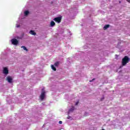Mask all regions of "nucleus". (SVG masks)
Masks as SVG:
<instances>
[{
	"instance_id": "nucleus-1",
	"label": "nucleus",
	"mask_w": 130,
	"mask_h": 130,
	"mask_svg": "<svg viewBox=\"0 0 130 130\" xmlns=\"http://www.w3.org/2000/svg\"><path fill=\"white\" fill-rule=\"evenodd\" d=\"M129 60V58L127 56H125L122 59V66H123V67L126 66V63H128Z\"/></svg>"
},
{
	"instance_id": "nucleus-2",
	"label": "nucleus",
	"mask_w": 130,
	"mask_h": 130,
	"mask_svg": "<svg viewBox=\"0 0 130 130\" xmlns=\"http://www.w3.org/2000/svg\"><path fill=\"white\" fill-rule=\"evenodd\" d=\"M46 96V91L44 88L42 89V91L40 95V99L41 101H43L45 99Z\"/></svg>"
},
{
	"instance_id": "nucleus-3",
	"label": "nucleus",
	"mask_w": 130,
	"mask_h": 130,
	"mask_svg": "<svg viewBox=\"0 0 130 130\" xmlns=\"http://www.w3.org/2000/svg\"><path fill=\"white\" fill-rule=\"evenodd\" d=\"M61 19L62 17L60 16L56 17L53 20L55 21V22H56V23H60V22H61Z\"/></svg>"
},
{
	"instance_id": "nucleus-4",
	"label": "nucleus",
	"mask_w": 130,
	"mask_h": 130,
	"mask_svg": "<svg viewBox=\"0 0 130 130\" xmlns=\"http://www.w3.org/2000/svg\"><path fill=\"white\" fill-rule=\"evenodd\" d=\"M11 42L13 45H17L19 44V41L16 39H13L11 40Z\"/></svg>"
},
{
	"instance_id": "nucleus-5",
	"label": "nucleus",
	"mask_w": 130,
	"mask_h": 130,
	"mask_svg": "<svg viewBox=\"0 0 130 130\" xmlns=\"http://www.w3.org/2000/svg\"><path fill=\"white\" fill-rule=\"evenodd\" d=\"M3 74H5V75H8L9 74V70H8V68L6 67L4 68Z\"/></svg>"
},
{
	"instance_id": "nucleus-6",
	"label": "nucleus",
	"mask_w": 130,
	"mask_h": 130,
	"mask_svg": "<svg viewBox=\"0 0 130 130\" xmlns=\"http://www.w3.org/2000/svg\"><path fill=\"white\" fill-rule=\"evenodd\" d=\"M7 81H8V83H12L13 79L10 76H8L6 78Z\"/></svg>"
},
{
	"instance_id": "nucleus-7",
	"label": "nucleus",
	"mask_w": 130,
	"mask_h": 130,
	"mask_svg": "<svg viewBox=\"0 0 130 130\" xmlns=\"http://www.w3.org/2000/svg\"><path fill=\"white\" fill-rule=\"evenodd\" d=\"M51 68L52 70L54 71V72H56V67H55V66H54L53 64H52L51 65Z\"/></svg>"
},
{
	"instance_id": "nucleus-8",
	"label": "nucleus",
	"mask_w": 130,
	"mask_h": 130,
	"mask_svg": "<svg viewBox=\"0 0 130 130\" xmlns=\"http://www.w3.org/2000/svg\"><path fill=\"white\" fill-rule=\"evenodd\" d=\"M53 65L55 67V68H58V66H59V61L55 62Z\"/></svg>"
},
{
	"instance_id": "nucleus-9",
	"label": "nucleus",
	"mask_w": 130,
	"mask_h": 130,
	"mask_svg": "<svg viewBox=\"0 0 130 130\" xmlns=\"http://www.w3.org/2000/svg\"><path fill=\"white\" fill-rule=\"evenodd\" d=\"M50 26L51 27H54L55 26V22L53 21H51Z\"/></svg>"
},
{
	"instance_id": "nucleus-10",
	"label": "nucleus",
	"mask_w": 130,
	"mask_h": 130,
	"mask_svg": "<svg viewBox=\"0 0 130 130\" xmlns=\"http://www.w3.org/2000/svg\"><path fill=\"white\" fill-rule=\"evenodd\" d=\"M29 33L31 34V35H36V32H35V31H34L33 30H30Z\"/></svg>"
},
{
	"instance_id": "nucleus-11",
	"label": "nucleus",
	"mask_w": 130,
	"mask_h": 130,
	"mask_svg": "<svg viewBox=\"0 0 130 130\" xmlns=\"http://www.w3.org/2000/svg\"><path fill=\"white\" fill-rule=\"evenodd\" d=\"M110 27V25L109 24H106L105 26H104V30H106L108 28H109Z\"/></svg>"
},
{
	"instance_id": "nucleus-12",
	"label": "nucleus",
	"mask_w": 130,
	"mask_h": 130,
	"mask_svg": "<svg viewBox=\"0 0 130 130\" xmlns=\"http://www.w3.org/2000/svg\"><path fill=\"white\" fill-rule=\"evenodd\" d=\"M74 110H75V107H72L71 108H70L69 109V112H73V111H74Z\"/></svg>"
},
{
	"instance_id": "nucleus-13",
	"label": "nucleus",
	"mask_w": 130,
	"mask_h": 130,
	"mask_svg": "<svg viewBox=\"0 0 130 130\" xmlns=\"http://www.w3.org/2000/svg\"><path fill=\"white\" fill-rule=\"evenodd\" d=\"M21 48H23L24 50H25L26 51H28V49L26 47H25V46H22Z\"/></svg>"
},
{
	"instance_id": "nucleus-14",
	"label": "nucleus",
	"mask_w": 130,
	"mask_h": 130,
	"mask_svg": "<svg viewBox=\"0 0 130 130\" xmlns=\"http://www.w3.org/2000/svg\"><path fill=\"white\" fill-rule=\"evenodd\" d=\"M29 15V12L28 11H26L24 12V16H28Z\"/></svg>"
},
{
	"instance_id": "nucleus-15",
	"label": "nucleus",
	"mask_w": 130,
	"mask_h": 130,
	"mask_svg": "<svg viewBox=\"0 0 130 130\" xmlns=\"http://www.w3.org/2000/svg\"><path fill=\"white\" fill-rule=\"evenodd\" d=\"M67 118H68V119H72V117H71V116H68L67 117Z\"/></svg>"
},
{
	"instance_id": "nucleus-16",
	"label": "nucleus",
	"mask_w": 130,
	"mask_h": 130,
	"mask_svg": "<svg viewBox=\"0 0 130 130\" xmlns=\"http://www.w3.org/2000/svg\"><path fill=\"white\" fill-rule=\"evenodd\" d=\"M93 81H95V78H93L92 80H90L89 82L91 83V82H92Z\"/></svg>"
},
{
	"instance_id": "nucleus-17",
	"label": "nucleus",
	"mask_w": 130,
	"mask_h": 130,
	"mask_svg": "<svg viewBox=\"0 0 130 130\" xmlns=\"http://www.w3.org/2000/svg\"><path fill=\"white\" fill-rule=\"evenodd\" d=\"M59 124H62V121H59Z\"/></svg>"
},
{
	"instance_id": "nucleus-18",
	"label": "nucleus",
	"mask_w": 130,
	"mask_h": 130,
	"mask_svg": "<svg viewBox=\"0 0 130 130\" xmlns=\"http://www.w3.org/2000/svg\"><path fill=\"white\" fill-rule=\"evenodd\" d=\"M78 104H79V101L76 103L75 105H78Z\"/></svg>"
},
{
	"instance_id": "nucleus-19",
	"label": "nucleus",
	"mask_w": 130,
	"mask_h": 130,
	"mask_svg": "<svg viewBox=\"0 0 130 130\" xmlns=\"http://www.w3.org/2000/svg\"><path fill=\"white\" fill-rule=\"evenodd\" d=\"M127 2L128 3H130V0H127Z\"/></svg>"
},
{
	"instance_id": "nucleus-20",
	"label": "nucleus",
	"mask_w": 130,
	"mask_h": 130,
	"mask_svg": "<svg viewBox=\"0 0 130 130\" xmlns=\"http://www.w3.org/2000/svg\"><path fill=\"white\" fill-rule=\"evenodd\" d=\"M119 4H120V3H121V2H120V1H119Z\"/></svg>"
},
{
	"instance_id": "nucleus-21",
	"label": "nucleus",
	"mask_w": 130,
	"mask_h": 130,
	"mask_svg": "<svg viewBox=\"0 0 130 130\" xmlns=\"http://www.w3.org/2000/svg\"><path fill=\"white\" fill-rule=\"evenodd\" d=\"M102 130H105V129H102Z\"/></svg>"
},
{
	"instance_id": "nucleus-22",
	"label": "nucleus",
	"mask_w": 130,
	"mask_h": 130,
	"mask_svg": "<svg viewBox=\"0 0 130 130\" xmlns=\"http://www.w3.org/2000/svg\"><path fill=\"white\" fill-rule=\"evenodd\" d=\"M61 129H62V128L60 129V130H61Z\"/></svg>"
},
{
	"instance_id": "nucleus-23",
	"label": "nucleus",
	"mask_w": 130,
	"mask_h": 130,
	"mask_svg": "<svg viewBox=\"0 0 130 130\" xmlns=\"http://www.w3.org/2000/svg\"><path fill=\"white\" fill-rule=\"evenodd\" d=\"M17 27H19V26H18Z\"/></svg>"
}]
</instances>
